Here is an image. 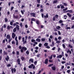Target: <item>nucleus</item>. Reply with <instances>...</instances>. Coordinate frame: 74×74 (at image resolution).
I'll return each instance as SVG.
<instances>
[{"mask_svg":"<svg viewBox=\"0 0 74 74\" xmlns=\"http://www.w3.org/2000/svg\"><path fill=\"white\" fill-rule=\"evenodd\" d=\"M16 69L15 68H14V69L12 68L11 69V71L12 72V74H13L14 73H16Z\"/></svg>","mask_w":74,"mask_h":74,"instance_id":"obj_1","label":"nucleus"},{"mask_svg":"<svg viewBox=\"0 0 74 74\" xmlns=\"http://www.w3.org/2000/svg\"><path fill=\"white\" fill-rule=\"evenodd\" d=\"M17 62L18 64L20 65V66H21L22 65V64H21V61H20V59L19 58H18L17 60Z\"/></svg>","mask_w":74,"mask_h":74,"instance_id":"obj_2","label":"nucleus"},{"mask_svg":"<svg viewBox=\"0 0 74 74\" xmlns=\"http://www.w3.org/2000/svg\"><path fill=\"white\" fill-rule=\"evenodd\" d=\"M31 24H33V21L36 22V19L34 18H32L31 19Z\"/></svg>","mask_w":74,"mask_h":74,"instance_id":"obj_3","label":"nucleus"},{"mask_svg":"<svg viewBox=\"0 0 74 74\" xmlns=\"http://www.w3.org/2000/svg\"><path fill=\"white\" fill-rule=\"evenodd\" d=\"M16 36V34H15V33H13L12 34V37L13 39Z\"/></svg>","mask_w":74,"mask_h":74,"instance_id":"obj_4","label":"nucleus"},{"mask_svg":"<svg viewBox=\"0 0 74 74\" xmlns=\"http://www.w3.org/2000/svg\"><path fill=\"white\" fill-rule=\"evenodd\" d=\"M13 16L14 18H15V19H18L19 18H18V15H16V16H15V14H13Z\"/></svg>","mask_w":74,"mask_h":74,"instance_id":"obj_5","label":"nucleus"},{"mask_svg":"<svg viewBox=\"0 0 74 74\" xmlns=\"http://www.w3.org/2000/svg\"><path fill=\"white\" fill-rule=\"evenodd\" d=\"M6 57H7L5 58V59L7 61V62H8V60L10 59V58L9 57V56H7Z\"/></svg>","mask_w":74,"mask_h":74,"instance_id":"obj_6","label":"nucleus"},{"mask_svg":"<svg viewBox=\"0 0 74 74\" xmlns=\"http://www.w3.org/2000/svg\"><path fill=\"white\" fill-rule=\"evenodd\" d=\"M69 12L70 13H72L73 12V10H68L65 12Z\"/></svg>","mask_w":74,"mask_h":74,"instance_id":"obj_7","label":"nucleus"},{"mask_svg":"<svg viewBox=\"0 0 74 74\" xmlns=\"http://www.w3.org/2000/svg\"><path fill=\"white\" fill-rule=\"evenodd\" d=\"M48 59H46L45 61V63L47 64H48Z\"/></svg>","mask_w":74,"mask_h":74,"instance_id":"obj_8","label":"nucleus"},{"mask_svg":"<svg viewBox=\"0 0 74 74\" xmlns=\"http://www.w3.org/2000/svg\"><path fill=\"white\" fill-rule=\"evenodd\" d=\"M62 56H62V55H60L59 56H57V58H62Z\"/></svg>","mask_w":74,"mask_h":74,"instance_id":"obj_9","label":"nucleus"},{"mask_svg":"<svg viewBox=\"0 0 74 74\" xmlns=\"http://www.w3.org/2000/svg\"><path fill=\"white\" fill-rule=\"evenodd\" d=\"M31 15H32L33 17H35L36 16V14L34 13H30Z\"/></svg>","mask_w":74,"mask_h":74,"instance_id":"obj_10","label":"nucleus"},{"mask_svg":"<svg viewBox=\"0 0 74 74\" xmlns=\"http://www.w3.org/2000/svg\"><path fill=\"white\" fill-rule=\"evenodd\" d=\"M33 66H34V64H32L29 66H28V68H29V69H32V67Z\"/></svg>","mask_w":74,"mask_h":74,"instance_id":"obj_11","label":"nucleus"},{"mask_svg":"<svg viewBox=\"0 0 74 74\" xmlns=\"http://www.w3.org/2000/svg\"><path fill=\"white\" fill-rule=\"evenodd\" d=\"M51 68L54 71H55V70H56V67H55V66H52Z\"/></svg>","mask_w":74,"mask_h":74,"instance_id":"obj_12","label":"nucleus"},{"mask_svg":"<svg viewBox=\"0 0 74 74\" xmlns=\"http://www.w3.org/2000/svg\"><path fill=\"white\" fill-rule=\"evenodd\" d=\"M16 28L17 29V30H19V27H20L18 25H16Z\"/></svg>","mask_w":74,"mask_h":74,"instance_id":"obj_13","label":"nucleus"},{"mask_svg":"<svg viewBox=\"0 0 74 74\" xmlns=\"http://www.w3.org/2000/svg\"><path fill=\"white\" fill-rule=\"evenodd\" d=\"M34 60L32 58H30V59L29 60V62H31L32 63H33L34 61H33Z\"/></svg>","mask_w":74,"mask_h":74,"instance_id":"obj_14","label":"nucleus"},{"mask_svg":"<svg viewBox=\"0 0 74 74\" xmlns=\"http://www.w3.org/2000/svg\"><path fill=\"white\" fill-rule=\"evenodd\" d=\"M22 49H23V50H24V51H26V50H27V48L25 47H22Z\"/></svg>","mask_w":74,"mask_h":74,"instance_id":"obj_15","label":"nucleus"},{"mask_svg":"<svg viewBox=\"0 0 74 74\" xmlns=\"http://www.w3.org/2000/svg\"><path fill=\"white\" fill-rule=\"evenodd\" d=\"M36 41H37V42H40V41H41V40H40V39L38 38L36 39Z\"/></svg>","mask_w":74,"mask_h":74,"instance_id":"obj_16","label":"nucleus"},{"mask_svg":"<svg viewBox=\"0 0 74 74\" xmlns=\"http://www.w3.org/2000/svg\"><path fill=\"white\" fill-rule=\"evenodd\" d=\"M21 59L22 61H24L25 60V59L23 57H21Z\"/></svg>","mask_w":74,"mask_h":74,"instance_id":"obj_17","label":"nucleus"},{"mask_svg":"<svg viewBox=\"0 0 74 74\" xmlns=\"http://www.w3.org/2000/svg\"><path fill=\"white\" fill-rule=\"evenodd\" d=\"M6 38L7 39H9L10 38V35H8L6 36Z\"/></svg>","mask_w":74,"mask_h":74,"instance_id":"obj_18","label":"nucleus"},{"mask_svg":"<svg viewBox=\"0 0 74 74\" xmlns=\"http://www.w3.org/2000/svg\"><path fill=\"white\" fill-rule=\"evenodd\" d=\"M3 53H4V55H8V53L7 52H5V51H3Z\"/></svg>","mask_w":74,"mask_h":74,"instance_id":"obj_19","label":"nucleus"},{"mask_svg":"<svg viewBox=\"0 0 74 74\" xmlns=\"http://www.w3.org/2000/svg\"><path fill=\"white\" fill-rule=\"evenodd\" d=\"M36 23L37 25H39L40 24V21L38 20H36Z\"/></svg>","mask_w":74,"mask_h":74,"instance_id":"obj_20","label":"nucleus"},{"mask_svg":"<svg viewBox=\"0 0 74 74\" xmlns=\"http://www.w3.org/2000/svg\"><path fill=\"white\" fill-rule=\"evenodd\" d=\"M48 45V43L47 42H46V43H45L44 45V47H47Z\"/></svg>","mask_w":74,"mask_h":74,"instance_id":"obj_21","label":"nucleus"},{"mask_svg":"<svg viewBox=\"0 0 74 74\" xmlns=\"http://www.w3.org/2000/svg\"><path fill=\"white\" fill-rule=\"evenodd\" d=\"M44 17L45 18H48V14H47L46 16L45 15L44 16Z\"/></svg>","mask_w":74,"mask_h":74,"instance_id":"obj_22","label":"nucleus"},{"mask_svg":"<svg viewBox=\"0 0 74 74\" xmlns=\"http://www.w3.org/2000/svg\"><path fill=\"white\" fill-rule=\"evenodd\" d=\"M58 1L56 0L55 1H54L53 2V4H56L57 3V2H58Z\"/></svg>","mask_w":74,"mask_h":74,"instance_id":"obj_23","label":"nucleus"},{"mask_svg":"<svg viewBox=\"0 0 74 74\" xmlns=\"http://www.w3.org/2000/svg\"><path fill=\"white\" fill-rule=\"evenodd\" d=\"M13 32L14 33H15L16 32V28H14V29H13Z\"/></svg>","mask_w":74,"mask_h":74,"instance_id":"obj_24","label":"nucleus"},{"mask_svg":"<svg viewBox=\"0 0 74 74\" xmlns=\"http://www.w3.org/2000/svg\"><path fill=\"white\" fill-rule=\"evenodd\" d=\"M67 15L69 16V17H71V16H72L71 14H70L69 13H67Z\"/></svg>","mask_w":74,"mask_h":74,"instance_id":"obj_25","label":"nucleus"},{"mask_svg":"<svg viewBox=\"0 0 74 74\" xmlns=\"http://www.w3.org/2000/svg\"><path fill=\"white\" fill-rule=\"evenodd\" d=\"M69 52V53L70 54H71V51H69V49L68 51H67V53H68Z\"/></svg>","mask_w":74,"mask_h":74,"instance_id":"obj_26","label":"nucleus"},{"mask_svg":"<svg viewBox=\"0 0 74 74\" xmlns=\"http://www.w3.org/2000/svg\"><path fill=\"white\" fill-rule=\"evenodd\" d=\"M41 40L42 41H43V42L45 41V38H42L41 39Z\"/></svg>","mask_w":74,"mask_h":74,"instance_id":"obj_27","label":"nucleus"},{"mask_svg":"<svg viewBox=\"0 0 74 74\" xmlns=\"http://www.w3.org/2000/svg\"><path fill=\"white\" fill-rule=\"evenodd\" d=\"M54 17H55V18H56L57 19H58V17H59V16H58V14H56L55 15V16H54Z\"/></svg>","mask_w":74,"mask_h":74,"instance_id":"obj_28","label":"nucleus"},{"mask_svg":"<svg viewBox=\"0 0 74 74\" xmlns=\"http://www.w3.org/2000/svg\"><path fill=\"white\" fill-rule=\"evenodd\" d=\"M26 53L28 55H29V51L27 50L26 51Z\"/></svg>","mask_w":74,"mask_h":74,"instance_id":"obj_29","label":"nucleus"},{"mask_svg":"<svg viewBox=\"0 0 74 74\" xmlns=\"http://www.w3.org/2000/svg\"><path fill=\"white\" fill-rule=\"evenodd\" d=\"M64 19H67V16L65 15L64 16Z\"/></svg>","mask_w":74,"mask_h":74,"instance_id":"obj_30","label":"nucleus"},{"mask_svg":"<svg viewBox=\"0 0 74 74\" xmlns=\"http://www.w3.org/2000/svg\"><path fill=\"white\" fill-rule=\"evenodd\" d=\"M52 45H50V46H51V47H53V46H54V42H52Z\"/></svg>","mask_w":74,"mask_h":74,"instance_id":"obj_31","label":"nucleus"},{"mask_svg":"<svg viewBox=\"0 0 74 74\" xmlns=\"http://www.w3.org/2000/svg\"><path fill=\"white\" fill-rule=\"evenodd\" d=\"M58 28H56V29H57V30H59V29H60L61 27L60 26H57Z\"/></svg>","mask_w":74,"mask_h":74,"instance_id":"obj_32","label":"nucleus"},{"mask_svg":"<svg viewBox=\"0 0 74 74\" xmlns=\"http://www.w3.org/2000/svg\"><path fill=\"white\" fill-rule=\"evenodd\" d=\"M56 19V17H55V16H54L53 18V21H55Z\"/></svg>","mask_w":74,"mask_h":74,"instance_id":"obj_33","label":"nucleus"},{"mask_svg":"<svg viewBox=\"0 0 74 74\" xmlns=\"http://www.w3.org/2000/svg\"><path fill=\"white\" fill-rule=\"evenodd\" d=\"M59 23H63V21L60 20L59 21Z\"/></svg>","mask_w":74,"mask_h":74,"instance_id":"obj_34","label":"nucleus"},{"mask_svg":"<svg viewBox=\"0 0 74 74\" xmlns=\"http://www.w3.org/2000/svg\"><path fill=\"white\" fill-rule=\"evenodd\" d=\"M52 66H53V64H51L48 65V67H51Z\"/></svg>","mask_w":74,"mask_h":74,"instance_id":"obj_35","label":"nucleus"},{"mask_svg":"<svg viewBox=\"0 0 74 74\" xmlns=\"http://www.w3.org/2000/svg\"><path fill=\"white\" fill-rule=\"evenodd\" d=\"M31 42H36V40L34 39H32L31 40Z\"/></svg>","mask_w":74,"mask_h":74,"instance_id":"obj_36","label":"nucleus"},{"mask_svg":"<svg viewBox=\"0 0 74 74\" xmlns=\"http://www.w3.org/2000/svg\"><path fill=\"white\" fill-rule=\"evenodd\" d=\"M20 25L21 27H23V25H22V23H20Z\"/></svg>","mask_w":74,"mask_h":74,"instance_id":"obj_37","label":"nucleus"},{"mask_svg":"<svg viewBox=\"0 0 74 74\" xmlns=\"http://www.w3.org/2000/svg\"><path fill=\"white\" fill-rule=\"evenodd\" d=\"M62 47L64 49L66 48V46H65V45H64V44H62Z\"/></svg>","mask_w":74,"mask_h":74,"instance_id":"obj_38","label":"nucleus"},{"mask_svg":"<svg viewBox=\"0 0 74 74\" xmlns=\"http://www.w3.org/2000/svg\"><path fill=\"white\" fill-rule=\"evenodd\" d=\"M69 48H73V46L71 45L70 44L69 45Z\"/></svg>","mask_w":74,"mask_h":74,"instance_id":"obj_39","label":"nucleus"},{"mask_svg":"<svg viewBox=\"0 0 74 74\" xmlns=\"http://www.w3.org/2000/svg\"><path fill=\"white\" fill-rule=\"evenodd\" d=\"M5 22H8V19H7V18H5Z\"/></svg>","mask_w":74,"mask_h":74,"instance_id":"obj_40","label":"nucleus"},{"mask_svg":"<svg viewBox=\"0 0 74 74\" xmlns=\"http://www.w3.org/2000/svg\"><path fill=\"white\" fill-rule=\"evenodd\" d=\"M38 46L39 47H41L42 46V44L41 43H39Z\"/></svg>","mask_w":74,"mask_h":74,"instance_id":"obj_41","label":"nucleus"},{"mask_svg":"<svg viewBox=\"0 0 74 74\" xmlns=\"http://www.w3.org/2000/svg\"><path fill=\"white\" fill-rule=\"evenodd\" d=\"M61 8L62 9L64 8V5H62L61 7Z\"/></svg>","mask_w":74,"mask_h":74,"instance_id":"obj_42","label":"nucleus"},{"mask_svg":"<svg viewBox=\"0 0 74 74\" xmlns=\"http://www.w3.org/2000/svg\"><path fill=\"white\" fill-rule=\"evenodd\" d=\"M18 38V37L17 36H16L15 37V40L16 41H18V40L17 39V38Z\"/></svg>","mask_w":74,"mask_h":74,"instance_id":"obj_43","label":"nucleus"},{"mask_svg":"<svg viewBox=\"0 0 74 74\" xmlns=\"http://www.w3.org/2000/svg\"><path fill=\"white\" fill-rule=\"evenodd\" d=\"M16 41V45L18 46V44H19V43L18 42V40Z\"/></svg>","mask_w":74,"mask_h":74,"instance_id":"obj_44","label":"nucleus"},{"mask_svg":"<svg viewBox=\"0 0 74 74\" xmlns=\"http://www.w3.org/2000/svg\"><path fill=\"white\" fill-rule=\"evenodd\" d=\"M40 54H38L36 56L38 58H39L40 57Z\"/></svg>","mask_w":74,"mask_h":74,"instance_id":"obj_45","label":"nucleus"},{"mask_svg":"<svg viewBox=\"0 0 74 74\" xmlns=\"http://www.w3.org/2000/svg\"><path fill=\"white\" fill-rule=\"evenodd\" d=\"M22 40L23 42H24L25 41V38L23 37L22 38Z\"/></svg>","mask_w":74,"mask_h":74,"instance_id":"obj_46","label":"nucleus"},{"mask_svg":"<svg viewBox=\"0 0 74 74\" xmlns=\"http://www.w3.org/2000/svg\"><path fill=\"white\" fill-rule=\"evenodd\" d=\"M3 29H4V27L3 26L1 27V31L2 32H3Z\"/></svg>","mask_w":74,"mask_h":74,"instance_id":"obj_47","label":"nucleus"},{"mask_svg":"<svg viewBox=\"0 0 74 74\" xmlns=\"http://www.w3.org/2000/svg\"><path fill=\"white\" fill-rule=\"evenodd\" d=\"M16 53L17 55H19V51H16Z\"/></svg>","mask_w":74,"mask_h":74,"instance_id":"obj_48","label":"nucleus"},{"mask_svg":"<svg viewBox=\"0 0 74 74\" xmlns=\"http://www.w3.org/2000/svg\"><path fill=\"white\" fill-rule=\"evenodd\" d=\"M22 38V37L21 36H18V40H20L21 39V38Z\"/></svg>","mask_w":74,"mask_h":74,"instance_id":"obj_49","label":"nucleus"},{"mask_svg":"<svg viewBox=\"0 0 74 74\" xmlns=\"http://www.w3.org/2000/svg\"><path fill=\"white\" fill-rule=\"evenodd\" d=\"M64 6H67V4L66 3H64Z\"/></svg>","mask_w":74,"mask_h":74,"instance_id":"obj_50","label":"nucleus"},{"mask_svg":"<svg viewBox=\"0 0 74 74\" xmlns=\"http://www.w3.org/2000/svg\"><path fill=\"white\" fill-rule=\"evenodd\" d=\"M21 52H22V53H23V49H22H22L21 50Z\"/></svg>","mask_w":74,"mask_h":74,"instance_id":"obj_51","label":"nucleus"},{"mask_svg":"<svg viewBox=\"0 0 74 74\" xmlns=\"http://www.w3.org/2000/svg\"><path fill=\"white\" fill-rule=\"evenodd\" d=\"M61 49H60V48L59 47L58 49V52H60V51Z\"/></svg>","mask_w":74,"mask_h":74,"instance_id":"obj_52","label":"nucleus"},{"mask_svg":"<svg viewBox=\"0 0 74 74\" xmlns=\"http://www.w3.org/2000/svg\"><path fill=\"white\" fill-rule=\"evenodd\" d=\"M10 25L12 26V25L13 24V22L12 21L10 22Z\"/></svg>","mask_w":74,"mask_h":74,"instance_id":"obj_53","label":"nucleus"},{"mask_svg":"<svg viewBox=\"0 0 74 74\" xmlns=\"http://www.w3.org/2000/svg\"><path fill=\"white\" fill-rule=\"evenodd\" d=\"M2 51H3L2 50V49H1L0 50V53L1 55L2 54Z\"/></svg>","mask_w":74,"mask_h":74,"instance_id":"obj_54","label":"nucleus"},{"mask_svg":"<svg viewBox=\"0 0 74 74\" xmlns=\"http://www.w3.org/2000/svg\"><path fill=\"white\" fill-rule=\"evenodd\" d=\"M21 12L22 15H23V14H24V12L23 11L21 10Z\"/></svg>","mask_w":74,"mask_h":74,"instance_id":"obj_55","label":"nucleus"},{"mask_svg":"<svg viewBox=\"0 0 74 74\" xmlns=\"http://www.w3.org/2000/svg\"><path fill=\"white\" fill-rule=\"evenodd\" d=\"M52 55H51V56L49 57V59H52Z\"/></svg>","mask_w":74,"mask_h":74,"instance_id":"obj_56","label":"nucleus"},{"mask_svg":"<svg viewBox=\"0 0 74 74\" xmlns=\"http://www.w3.org/2000/svg\"><path fill=\"white\" fill-rule=\"evenodd\" d=\"M46 48H47V49H49V48H50V47H49V46H47L46 47Z\"/></svg>","mask_w":74,"mask_h":74,"instance_id":"obj_57","label":"nucleus"},{"mask_svg":"<svg viewBox=\"0 0 74 74\" xmlns=\"http://www.w3.org/2000/svg\"><path fill=\"white\" fill-rule=\"evenodd\" d=\"M66 29H70L71 28H70V27H67L66 28Z\"/></svg>","mask_w":74,"mask_h":74,"instance_id":"obj_58","label":"nucleus"},{"mask_svg":"<svg viewBox=\"0 0 74 74\" xmlns=\"http://www.w3.org/2000/svg\"><path fill=\"white\" fill-rule=\"evenodd\" d=\"M7 29L8 30H9V29H10V26H9V25L8 26Z\"/></svg>","mask_w":74,"mask_h":74,"instance_id":"obj_59","label":"nucleus"},{"mask_svg":"<svg viewBox=\"0 0 74 74\" xmlns=\"http://www.w3.org/2000/svg\"><path fill=\"white\" fill-rule=\"evenodd\" d=\"M11 48V46H10V45H8V48Z\"/></svg>","mask_w":74,"mask_h":74,"instance_id":"obj_60","label":"nucleus"},{"mask_svg":"<svg viewBox=\"0 0 74 74\" xmlns=\"http://www.w3.org/2000/svg\"><path fill=\"white\" fill-rule=\"evenodd\" d=\"M67 71L68 73H70L71 71L70 70H67Z\"/></svg>","mask_w":74,"mask_h":74,"instance_id":"obj_61","label":"nucleus"},{"mask_svg":"<svg viewBox=\"0 0 74 74\" xmlns=\"http://www.w3.org/2000/svg\"><path fill=\"white\" fill-rule=\"evenodd\" d=\"M7 67H10V66H11V64H8L7 65Z\"/></svg>","mask_w":74,"mask_h":74,"instance_id":"obj_62","label":"nucleus"},{"mask_svg":"<svg viewBox=\"0 0 74 74\" xmlns=\"http://www.w3.org/2000/svg\"><path fill=\"white\" fill-rule=\"evenodd\" d=\"M37 2L38 3H40V0H37Z\"/></svg>","mask_w":74,"mask_h":74,"instance_id":"obj_63","label":"nucleus"},{"mask_svg":"<svg viewBox=\"0 0 74 74\" xmlns=\"http://www.w3.org/2000/svg\"><path fill=\"white\" fill-rule=\"evenodd\" d=\"M67 10V8H66L65 9H63V11H66V10Z\"/></svg>","mask_w":74,"mask_h":74,"instance_id":"obj_64","label":"nucleus"}]
</instances>
